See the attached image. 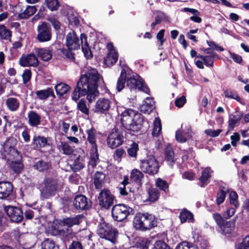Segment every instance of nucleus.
Returning <instances> with one entry per match:
<instances>
[{
  "label": "nucleus",
  "instance_id": "27",
  "mask_svg": "<svg viewBox=\"0 0 249 249\" xmlns=\"http://www.w3.org/2000/svg\"><path fill=\"white\" fill-rule=\"evenodd\" d=\"M52 165L50 162L39 160L36 161L33 165L34 169L41 172H47L51 168Z\"/></svg>",
  "mask_w": 249,
  "mask_h": 249
},
{
  "label": "nucleus",
  "instance_id": "44",
  "mask_svg": "<svg viewBox=\"0 0 249 249\" xmlns=\"http://www.w3.org/2000/svg\"><path fill=\"white\" fill-rule=\"evenodd\" d=\"M143 172L137 169L132 170L131 173V178L137 183H140L144 177Z\"/></svg>",
  "mask_w": 249,
  "mask_h": 249
},
{
  "label": "nucleus",
  "instance_id": "48",
  "mask_svg": "<svg viewBox=\"0 0 249 249\" xmlns=\"http://www.w3.org/2000/svg\"><path fill=\"white\" fill-rule=\"evenodd\" d=\"M161 131V124L159 118H156L154 123V127L152 131V135L158 137Z\"/></svg>",
  "mask_w": 249,
  "mask_h": 249
},
{
  "label": "nucleus",
  "instance_id": "10",
  "mask_svg": "<svg viewBox=\"0 0 249 249\" xmlns=\"http://www.w3.org/2000/svg\"><path fill=\"white\" fill-rule=\"evenodd\" d=\"M17 143L16 139L12 137L8 138L5 142L1 144L4 152L10 156L9 159H17L18 160L20 158L19 152L15 148Z\"/></svg>",
  "mask_w": 249,
  "mask_h": 249
},
{
  "label": "nucleus",
  "instance_id": "23",
  "mask_svg": "<svg viewBox=\"0 0 249 249\" xmlns=\"http://www.w3.org/2000/svg\"><path fill=\"white\" fill-rule=\"evenodd\" d=\"M81 43L82 52L87 59H90L92 57V53L90 48L87 41V36L84 34L81 35Z\"/></svg>",
  "mask_w": 249,
  "mask_h": 249
},
{
  "label": "nucleus",
  "instance_id": "16",
  "mask_svg": "<svg viewBox=\"0 0 249 249\" xmlns=\"http://www.w3.org/2000/svg\"><path fill=\"white\" fill-rule=\"evenodd\" d=\"M19 64L24 67H36L38 65L39 61L34 53H30L27 55L22 56L19 60Z\"/></svg>",
  "mask_w": 249,
  "mask_h": 249
},
{
  "label": "nucleus",
  "instance_id": "26",
  "mask_svg": "<svg viewBox=\"0 0 249 249\" xmlns=\"http://www.w3.org/2000/svg\"><path fill=\"white\" fill-rule=\"evenodd\" d=\"M83 217V215L79 214L74 217L63 218L62 223L64 226L71 227L73 225L79 224L82 221Z\"/></svg>",
  "mask_w": 249,
  "mask_h": 249
},
{
  "label": "nucleus",
  "instance_id": "33",
  "mask_svg": "<svg viewBox=\"0 0 249 249\" xmlns=\"http://www.w3.org/2000/svg\"><path fill=\"white\" fill-rule=\"evenodd\" d=\"M144 218V213H137L134 216L133 223L134 227L136 230L143 231V222Z\"/></svg>",
  "mask_w": 249,
  "mask_h": 249
},
{
  "label": "nucleus",
  "instance_id": "52",
  "mask_svg": "<svg viewBox=\"0 0 249 249\" xmlns=\"http://www.w3.org/2000/svg\"><path fill=\"white\" fill-rule=\"evenodd\" d=\"M77 108L86 115H88L89 113V109L87 107L86 102L83 99H81L77 103Z\"/></svg>",
  "mask_w": 249,
  "mask_h": 249
},
{
  "label": "nucleus",
  "instance_id": "59",
  "mask_svg": "<svg viewBox=\"0 0 249 249\" xmlns=\"http://www.w3.org/2000/svg\"><path fill=\"white\" fill-rule=\"evenodd\" d=\"M61 146L63 154L69 155L72 153V148L67 142H61Z\"/></svg>",
  "mask_w": 249,
  "mask_h": 249
},
{
  "label": "nucleus",
  "instance_id": "60",
  "mask_svg": "<svg viewBox=\"0 0 249 249\" xmlns=\"http://www.w3.org/2000/svg\"><path fill=\"white\" fill-rule=\"evenodd\" d=\"M176 249H196V248L192 244L188 242L184 241L179 244Z\"/></svg>",
  "mask_w": 249,
  "mask_h": 249
},
{
  "label": "nucleus",
  "instance_id": "49",
  "mask_svg": "<svg viewBox=\"0 0 249 249\" xmlns=\"http://www.w3.org/2000/svg\"><path fill=\"white\" fill-rule=\"evenodd\" d=\"M10 169L15 173H20L23 167L22 163L18 161H12L10 164Z\"/></svg>",
  "mask_w": 249,
  "mask_h": 249
},
{
  "label": "nucleus",
  "instance_id": "4",
  "mask_svg": "<svg viewBox=\"0 0 249 249\" xmlns=\"http://www.w3.org/2000/svg\"><path fill=\"white\" fill-rule=\"evenodd\" d=\"M97 233L101 238L108 240L114 244L117 241L118 230L105 221L98 225Z\"/></svg>",
  "mask_w": 249,
  "mask_h": 249
},
{
  "label": "nucleus",
  "instance_id": "55",
  "mask_svg": "<svg viewBox=\"0 0 249 249\" xmlns=\"http://www.w3.org/2000/svg\"><path fill=\"white\" fill-rule=\"evenodd\" d=\"M46 4L51 11L56 10L59 7L58 0H45Z\"/></svg>",
  "mask_w": 249,
  "mask_h": 249
},
{
  "label": "nucleus",
  "instance_id": "19",
  "mask_svg": "<svg viewBox=\"0 0 249 249\" xmlns=\"http://www.w3.org/2000/svg\"><path fill=\"white\" fill-rule=\"evenodd\" d=\"M87 136V141L90 144V150L96 151L98 150L97 141V131L93 127L88 129L86 131Z\"/></svg>",
  "mask_w": 249,
  "mask_h": 249
},
{
  "label": "nucleus",
  "instance_id": "38",
  "mask_svg": "<svg viewBox=\"0 0 249 249\" xmlns=\"http://www.w3.org/2000/svg\"><path fill=\"white\" fill-rule=\"evenodd\" d=\"M126 77L125 70L124 69H123L117 81L116 89L118 92L121 91L125 87V84L126 83Z\"/></svg>",
  "mask_w": 249,
  "mask_h": 249
},
{
  "label": "nucleus",
  "instance_id": "13",
  "mask_svg": "<svg viewBox=\"0 0 249 249\" xmlns=\"http://www.w3.org/2000/svg\"><path fill=\"white\" fill-rule=\"evenodd\" d=\"M4 210L12 222L18 223L23 220V213L20 207L7 206Z\"/></svg>",
  "mask_w": 249,
  "mask_h": 249
},
{
  "label": "nucleus",
  "instance_id": "30",
  "mask_svg": "<svg viewBox=\"0 0 249 249\" xmlns=\"http://www.w3.org/2000/svg\"><path fill=\"white\" fill-rule=\"evenodd\" d=\"M165 160L171 167H173L176 159L175 158L174 152L170 146H167L165 149Z\"/></svg>",
  "mask_w": 249,
  "mask_h": 249
},
{
  "label": "nucleus",
  "instance_id": "29",
  "mask_svg": "<svg viewBox=\"0 0 249 249\" xmlns=\"http://www.w3.org/2000/svg\"><path fill=\"white\" fill-rule=\"evenodd\" d=\"M5 105L10 111L14 112L19 108L20 102L16 98L9 97L6 100Z\"/></svg>",
  "mask_w": 249,
  "mask_h": 249
},
{
  "label": "nucleus",
  "instance_id": "43",
  "mask_svg": "<svg viewBox=\"0 0 249 249\" xmlns=\"http://www.w3.org/2000/svg\"><path fill=\"white\" fill-rule=\"evenodd\" d=\"M42 249H59L58 245L51 239L46 238L41 243Z\"/></svg>",
  "mask_w": 249,
  "mask_h": 249
},
{
  "label": "nucleus",
  "instance_id": "11",
  "mask_svg": "<svg viewBox=\"0 0 249 249\" xmlns=\"http://www.w3.org/2000/svg\"><path fill=\"white\" fill-rule=\"evenodd\" d=\"M124 141L122 132L117 128H114L108 136L107 142L108 146L114 149L121 145Z\"/></svg>",
  "mask_w": 249,
  "mask_h": 249
},
{
  "label": "nucleus",
  "instance_id": "46",
  "mask_svg": "<svg viewBox=\"0 0 249 249\" xmlns=\"http://www.w3.org/2000/svg\"><path fill=\"white\" fill-rule=\"evenodd\" d=\"M11 36V32L5 26L0 25V39H10Z\"/></svg>",
  "mask_w": 249,
  "mask_h": 249
},
{
  "label": "nucleus",
  "instance_id": "56",
  "mask_svg": "<svg viewBox=\"0 0 249 249\" xmlns=\"http://www.w3.org/2000/svg\"><path fill=\"white\" fill-rule=\"evenodd\" d=\"M217 56V55L216 53H212L210 55L205 56L204 60L205 65L206 66L212 67L214 61V58Z\"/></svg>",
  "mask_w": 249,
  "mask_h": 249
},
{
  "label": "nucleus",
  "instance_id": "9",
  "mask_svg": "<svg viewBox=\"0 0 249 249\" xmlns=\"http://www.w3.org/2000/svg\"><path fill=\"white\" fill-rule=\"evenodd\" d=\"M36 40L39 42H46L50 41L52 38V29L49 23L42 22L39 24L36 29Z\"/></svg>",
  "mask_w": 249,
  "mask_h": 249
},
{
  "label": "nucleus",
  "instance_id": "2",
  "mask_svg": "<svg viewBox=\"0 0 249 249\" xmlns=\"http://www.w3.org/2000/svg\"><path fill=\"white\" fill-rule=\"evenodd\" d=\"M121 122L122 126L126 130L138 132L143 122V117L137 111L130 108H125L121 113Z\"/></svg>",
  "mask_w": 249,
  "mask_h": 249
},
{
  "label": "nucleus",
  "instance_id": "39",
  "mask_svg": "<svg viewBox=\"0 0 249 249\" xmlns=\"http://www.w3.org/2000/svg\"><path fill=\"white\" fill-rule=\"evenodd\" d=\"M36 6H27L24 11L18 14V17L22 19L27 18L33 15L36 11Z\"/></svg>",
  "mask_w": 249,
  "mask_h": 249
},
{
  "label": "nucleus",
  "instance_id": "14",
  "mask_svg": "<svg viewBox=\"0 0 249 249\" xmlns=\"http://www.w3.org/2000/svg\"><path fill=\"white\" fill-rule=\"evenodd\" d=\"M74 208L79 212L89 210L91 207V202L83 195H77L72 200Z\"/></svg>",
  "mask_w": 249,
  "mask_h": 249
},
{
  "label": "nucleus",
  "instance_id": "7",
  "mask_svg": "<svg viewBox=\"0 0 249 249\" xmlns=\"http://www.w3.org/2000/svg\"><path fill=\"white\" fill-rule=\"evenodd\" d=\"M42 184V187L40 189V195L42 198L48 199L55 195L58 188L56 179L53 178H47L43 180Z\"/></svg>",
  "mask_w": 249,
  "mask_h": 249
},
{
  "label": "nucleus",
  "instance_id": "3",
  "mask_svg": "<svg viewBox=\"0 0 249 249\" xmlns=\"http://www.w3.org/2000/svg\"><path fill=\"white\" fill-rule=\"evenodd\" d=\"M66 45L68 49H60L59 50L60 53L69 60H74V53L72 52V51L78 50L80 48L79 38L74 32L72 31L67 35Z\"/></svg>",
  "mask_w": 249,
  "mask_h": 249
},
{
  "label": "nucleus",
  "instance_id": "35",
  "mask_svg": "<svg viewBox=\"0 0 249 249\" xmlns=\"http://www.w3.org/2000/svg\"><path fill=\"white\" fill-rule=\"evenodd\" d=\"M118 58L117 52H108L107 56L104 58V64L107 67L113 65L116 63Z\"/></svg>",
  "mask_w": 249,
  "mask_h": 249
},
{
  "label": "nucleus",
  "instance_id": "57",
  "mask_svg": "<svg viewBox=\"0 0 249 249\" xmlns=\"http://www.w3.org/2000/svg\"><path fill=\"white\" fill-rule=\"evenodd\" d=\"M153 249H172L164 241L162 240L156 241Z\"/></svg>",
  "mask_w": 249,
  "mask_h": 249
},
{
  "label": "nucleus",
  "instance_id": "22",
  "mask_svg": "<svg viewBox=\"0 0 249 249\" xmlns=\"http://www.w3.org/2000/svg\"><path fill=\"white\" fill-rule=\"evenodd\" d=\"M36 94L41 100H45L50 97L54 99L56 97L52 88H47L44 89L37 90L36 91Z\"/></svg>",
  "mask_w": 249,
  "mask_h": 249
},
{
  "label": "nucleus",
  "instance_id": "63",
  "mask_svg": "<svg viewBox=\"0 0 249 249\" xmlns=\"http://www.w3.org/2000/svg\"><path fill=\"white\" fill-rule=\"evenodd\" d=\"M32 77V72L30 69H25L22 75L23 83H27L31 79Z\"/></svg>",
  "mask_w": 249,
  "mask_h": 249
},
{
  "label": "nucleus",
  "instance_id": "5",
  "mask_svg": "<svg viewBox=\"0 0 249 249\" xmlns=\"http://www.w3.org/2000/svg\"><path fill=\"white\" fill-rule=\"evenodd\" d=\"M140 161L139 167L143 173L150 176H154L158 173L159 163L154 156L148 155Z\"/></svg>",
  "mask_w": 249,
  "mask_h": 249
},
{
  "label": "nucleus",
  "instance_id": "25",
  "mask_svg": "<svg viewBox=\"0 0 249 249\" xmlns=\"http://www.w3.org/2000/svg\"><path fill=\"white\" fill-rule=\"evenodd\" d=\"M230 189L228 187L221 185L219 187L218 192L216 194V203L219 205L225 201L227 194L229 193Z\"/></svg>",
  "mask_w": 249,
  "mask_h": 249
},
{
  "label": "nucleus",
  "instance_id": "18",
  "mask_svg": "<svg viewBox=\"0 0 249 249\" xmlns=\"http://www.w3.org/2000/svg\"><path fill=\"white\" fill-rule=\"evenodd\" d=\"M143 222V231L150 230L157 226V219L153 214L144 213V218Z\"/></svg>",
  "mask_w": 249,
  "mask_h": 249
},
{
  "label": "nucleus",
  "instance_id": "53",
  "mask_svg": "<svg viewBox=\"0 0 249 249\" xmlns=\"http://www.w3.org/2000/svg\"><path fill=\"white\" fill-rule=\"evenodd\" d=\"M238 195L235 191H231L229 194V199L230 203L233 205L235 208H238L239 203L238 201Z\"/></svg>",
  "mask_w": 249,
  "mask_h": 249
},
{
  "label": "nucleus",
  "instance_id": "36",
  "mask_svg": "<svg viewBox=\"0 0 249 249\" xmlns=\"http://www.w3.org/2000/svg\"><path fill=\"white\" fill-rule=\"evenodd\" d=\"M155 185L160 191L167 195L169 193V186L167 182L161 178H158L155 181Z\"/></svg>",
  "mask_w": 249,
  "mask_h": 249
},
{
  "label": "nucleus",
  "instance_id": "61",
  "mask_svg": "<svg viewBox=\"0 0 249 249\" xmlns=\"http://www.w3.org/2000/svg\"><path fill=\"white\" fill-rule=\"evenodd\" d=\"M84 164L80 159H76L73 164V169L74 172H77L84 167Z\"/></svg>",
  "mask_w": 249,
  "mask_h": 249
},
{
  "label": "nucleus",
  "instance_id": "12",
  "mask_svg": "<svg viewBox=\"0 0 249 249\" xmlns=\"http://www.w3.org/2000/svg\"><path fill=\"white\" fill-rule=\"evenodd\" d=\"M115 197L108 189H104L99 194V205L105 209H108L113 204Z\"/></svg>",
  "mask_w": 249,
  "mask_h": 249
},
{
  "label": "nucleus",
  "instance_id": "54",
  "mask_svg": "<svg viewBox=\"0 0 249 249\" xmlns=\"http://www.w3.org/2000/svg\"><path fill=\"white\" fill-rule=\"evenodd\" d=\"M165 18V14L161 12H158L157 15L155 18V21L151 24V28L152 30L155 29L156 25L160 24L161 21Z\"/></svg>",
  "mask_w": 249,
  "mask_h": 249
},
{
  "label": "nucleus",
  "instance_id": "58",
  "mask_svg": "<svg viewBox=\"0 0 249 249\" xmlns=\"http://www.w3.org/2000/svg\"><path fill=\"white\" fill-rule=\"evenodd\" d=\"M236 249H249V235L246 236L242 242L235 246Z\"/></svg>",
  "mask_w": 249,
  "mask_h": 249
},
{
  "label": "nucleus",
  "instance_id": "64",
  "mask_svg": "<svg viewBox=\"0 0 249 249\" xmlns=\"http://www.w3.org/2000/svg\"><path fill=\"white\" fill-rule=\"evenodd\" d=\"M222 130L220 129L217 130H212L211 129H209L205 130V133L206 134L212 137H215L219 136Z\"/></svg>",
  "mask_w": 249,
  "mask_h": 249
},
{
  "label": "nucleus",
  "instance_id": "37",
  "mask_svg": "<svg viewBox=\"0 0 249 249\" xmlns=\"http://www.w3.org/2000/svg\"><path fill=\"white\" fill-rule=\"evenodd\" d=\"M105 175L103 173L97 171L94 176V184L96 189H100L102 188Z\"/></svg>",
  "mask_w": 249,
  "mask_h": 249
},
{
  "label": "nucleus",
  "instance_id": "21",
  "mask_svg": "<svg viewBox=\"0 0 249 249\" xmlns=\"http://www.w3.org/2000/svg\"><path fill=\"white\" fill-rule=\"evenodd\" d=\"M236 217L231 221H225V223L219 227V232L225 235L232 234L234 231Z\"/></svg>",
  "mask_w": 249,
  "mask_h": 249
},
{
  "label": "nucleus",
  "instance_id": "15",
  "mask_svg": "<svg viewBox=\"0 0 249 249\" xmlns=\"http://www.w3.org/2000/svg\"><path fill=\"white\" fill-rule=\"evenodd\" d=\"M111 102L106 98H100L95 104L94 111L96 113L106 114L110 107Z\"/></svg>",
  "mask_w": 249,
  "mask_h": 249
},
{
  "label": "nucleus",
  "instance_id": "1",
  "mask_svg": "<svg viewBox=\"0 0 249 249\" xmlns=\"http://www.w3.org/2000/svg\"><path fill=\"white\" fill-rule=\"evenodd\" d=\"M100 92L102 95L110 93L98 71L90 68L80 76L72 93L71 98L77 101L81 96L86 95L87 100L90 103L98 96Z\"/></svg>",
  "mask_w": 249,
  "mask_h": 249
},
{
  "label": "nucleus",
  "instance_id": "40",
  "mask_svg": "<svg viewBox=\"0 0 249 249\" xmlns=\"http://www.w3.org/2000/svg\"><path fill=\"white\" fill-rule=\"evenodd\" d=\"M99 154L98 153V150H90V159L89 161L88 167L90 168H94L97 164L99 162Z\"/></svg>",
  "mask_w": 249,
  "mask_h": 249
},
{
  "label": "nucleus",
  "instance_id": "24",
  "mask_svg": "<svg viewBox=\"0 0 249 249\" xmlns=\"http://www.w3.org/2000/svg\"><path fill=\"white\" fill-rule=\"evenodd\" d=\"M48 144L47 139L44 137L35 135L32 139V145L35 149H40Z\"/></svg>",
  "mask_w": 249,
  "mask_h": 249
},
{
  "label": "nucleus",
  "instance_id": "28",
  "mask_svg": "<svg viewBox=\"0 0 249 249\" xmlns=\"http://www.w3.org/2000/svg\"><path fill=\"white\" fill-rule=\"evenodd\" d=\"M155 108V102L152 98L147 97L143 103L140 106L141 112L149 113Z\"/></svg>",
  "mask_w": 249,
  "mask_h": 249
},
{
  "label": "nucleus",
  "instance_id": "20",
  "mask_svg": "<svg viewBox=\"0 0 249 249\" xmlns=\"http://www.w3.org/2000/svg\"><path fill=\"white\" fill-rule=\"evenodd\" d=\"M28 123L29 125L33 127H37L41 122V116L36 111L30 110L27 114Z\"/></svg>",
  "mask_w": 249,
  "mask_h": 249
},
{
  "label": "nucleus",
  "instance_id": "47",
  "mask_svg": "<svg viewBox=\"0 0 249 249\" xmlns=\"http://www.w3.org/2000/svg\"><path fill=\"white\" fill-rule=\"evenodd\" d=\"M138 150V144L135 142H133L130 145L129 147L127 148V152L129 157L133 158H136Z\"/></svg>",
  "mask_w": 249,
  "mask_h": 249
},
{
  "label": "nucleus",
  "instance_id": "17",
  "mask_svg": "<svg viewBox=\"0 0 249 249\" xmlns=\"http://www.w3.org/2000/svg\"><path fill=\"white\" fill-rule=\"evenodd\" d=\"M13 186L9 181H0V199L8 197L12 193Z\"/></svg>",
  "mask_w": 249,
  "mask_h": 249
},
{
  "label": "nucleus",
  "instance_id": "42",
  "mask_svg": "<svg viewBox=\"0 0 249 249\" xmlns=\"http://www.w3.org/2000/svg\"><path fill=\"white\" fill-rule=\"evenodd\" d=\"M148 197L147 200L150 202H154L157 201L160 196L159 190L155 188H151L148 191Z\"/></svg>",
  "mask_w": 249,
  "mask_h": 249
},
{
  "label": "nucleus",
  "instance_id": "62",
  "mask_svg": "<svg viewBox=\"0 0 249 249\" xmlns=\"http://www.w3.org/2000/svg\"><path fill=\"white\" fill-rule=\"evenodd\" d=\"M213 217L214 219L215 222L218 226L219 228L223 225L226 220H224L223 217L220 214L217 213H214L213 214Z\"/></svg>",
  "mask_w": 249,
  "mask_h": 249
},
{
  "label": "nucleus",
  "instance_id": "8",
  "mask_svg": "<svg viewBox=\"0 0 249 249\" xmlns=\"http://www.w3.org/2000/svg\"><path fill=\"white\" fill-rule=\"evenodd\" d=\"M127 87L131 90L138 89L146 94H150V89L144 80L137 74L133 75L126 80Z\"/></svg>",
  "mask_w": 249,
  "mask_h": 249
},
{
  "label": "nucleus",
  "instance_id": "6",
  "mask_svg": "<svg viewBox=\"0 0 249 249\" xmlns=\"http://www.w3.org/2000/svg\"><path fill=\"white\" fill-rule=\"evenodd\" d=\"M135 213L133 208L124 204L114 205L112 208L111 214L113 219L118 222H122L126 219L129 215Z\"/></svg>",
  "mask_w": 249,
  "mask_h": 249
},
{
  "label": "nucleus",
  "instance_id": "41",
  "mask_svg": "<svg viewBox=\"0 0 249 249\" xmlns=\"http://www.w3.org/2000/svg\"><path fill=\"white\" fill-rule=\"evenodd\" d=\"M54 89L56 94L60 96H62L67 93L70 90V87L64 83H60L55 86Z\"/></svg>",
  "mask_w": 249,
  "mask_h": 249
},
{
  "label": "nucleus",
  "instance_id": "32",
  "mask_svg": "<svg viewBox=\"0 0 249 249\" xmlns=\"http://www.w3.org/2000/svg\"><path fill=\"white\" fill-rule=\"evenodd\" d=\"M211 177V170L209 167L205 168L202 172L201 176L199 178L200 184L199 185L201 187H204L209 182L208 180Z\"/></svg>",
  "mask_w": 249,
  "mask_h": 249
},
{
  "label": "nucleus",
  "instance_id": "51",
  "mask_svg": "<svg viewBox=\"0 0 249 249\" xmlns=\"http://www.w3.org/2000/svg\"><path fill=\"white\" fill-rule=\"evenodd\" d=\"M54 232V235H60L64 240L68 239L71 233V231L68 228L55 229Z\"/></svg>",
  "mask_w": 249,
  "mask_h": 249
},
{
  "label": "nucleus",
  "instance_id": "50",
  "mask_svg": "<svg viewBox=\"0 0 249 249\" xmlns=\"http://www.w3.org/2000/svg\"><path fill=\"white\" fill-rule=\"evenodd\" d=\"M224 93L226 98L235 99L239 103L243 104L242 99L235 91L231 89H226L224 91Z\"/></svg>",
  "mask_w": 249,
  "mask_h": 249
},
{
  "label": "nucleus",
  "instance_id": "31",
  "mask_svg": "<svg viewBox=\"0 0 249 249\" xmlns=\"http://www.w3.org/2000/svg\"><path fill=\"white\" fill-rule=\"evenodd\" d=\"M243 116L242 112H239L235 115L231 114L230 116L228 121L229 130H232L238 124Z\"/></svg>",
  "mask_w": 249,
  "mask_h": 249
},
{
  "label": "nucleus",
  "instance_id": "45",
  "mask_svg": "<svg viewBox=\"0 0 249 249\" xmlns=\"http://www.w3.org/2000/svg\"><path fill=\"white\" fill-rule=\"evenodd\" d=\"M193 214L190 212L185 210L181 212L179 214V218L181 223H184L187 221L190 222L193 221Z\"/></svg>",
  "mask_w": 249,
  "mask_h": 249
},
{
  "label": "nucleus",
  "instance_id": "34",
  "mask_svg": "<svg viewBox=\"0 0 249 249\" xmlns=\"http://www.w3.org/2000/svg\"><path fill=\"white\" fill-rule=\"evenodd\" d=\"M36 53L44 61H47L52 57V52L46 48H37L36 49Z\"/></svg>",
  "mask_w": 249,
  "mask_h": 249
}]
</instances>
